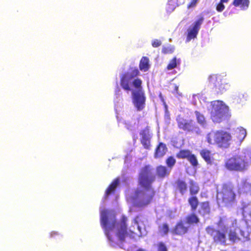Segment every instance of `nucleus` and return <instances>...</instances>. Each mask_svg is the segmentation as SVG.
I'll list each match as a JSON object with an SVG mask.
<instances>
[{
    "mask_svg": "<svg viewBox=\"0 0 251 251\" xmlns=\"http://www.w3.org/2000/svg\"><path fill=\"white\" fill-rule=\"evenodd\" d=\"M100 225L104 230L110 244L112 246L121 247L126 234L127 218L123 216L120 223L115 221L114 211L100 208Z\"/></svg>",
    "mask_w": 251,
    "mask_h": 251,
    "instance_id": "obj_1",
    "label": "nucleus"
},
{
    "mask_svg": "<svg viewBox=\"0 0 251 251\" xmlns=\"http://www.w3.org/2000/svg\"><path fill=\"white\" fill-rule=\"evenodd\" d=\"M155 179V176L149 166H146L141 171L139 182L141 188L137 189L134 194L127 197L129 203L137 207H143L151 201L154 192L151 184Z\"/></svg>",
    "mask_w": 251,
    "mask_h": 251,
    "instance_id": "obj_2",
    "label": "nucleus"
},
{
    "mask_svg": "<svg viewBox=\"0 0 251 251\" xmlns=\"http://www.w3.org/2000/svg\"><path fill=\"white\" fill-rule=\"evenodd\" d=\"M140 74L137 68L131 67L121 76V86L127 93L132 92L134 107L141 111L145 107L146 97L142 90V81L138 78Z\"/></svg>",
    "mask_w": 251,
    "mask_h": 251,
    "instance_id": "obj_3",
    "label": "nucleus"
},
{
    "mask_svg": "<svg viewBox=\"0 0 251 251\" xmlns=\"http://www.w3.org/2000/svg\"><path fill=\"white\" fill-rule=\"evenodd\" d=\"M206 230L213 236L215 242L224 245L229 244L227 242L235 243L239 240H244L249 236V232L244 231L242 228L234 229L230 223L225 225L222 222L220 223L219 229L214 230L208 227Z\"/></svg>",
    "mask_w": 251,
    "mask_h": 251,
    "instance_id": "obj_4",
    "label": "nucleus"
},
{
    "mask_svg": "<svg viewBox=\"0 0 251 251\" xmlns=\"http://www.w3.org/2000/svg\"><path fill=\"white\" fill-rule=\"evenodd\" d=\"M251 164V151L244 149L237 155L226 162V167L230 171H242L247 170Z\"/></svg>",
    "mask_w": 251,
    "mask_h": 251,
    "instance_id": "obj_5",
    "label": "nucleus"
},
{
    "mask_svg": "<svg viewBox=\"0 0 251 251\" xmlns=\"http://www.w3.org/2000/svg\"><path fill=\"white\" fill-rule=\"evenodd\" d=\"M211 118L214 123H220L226 117L228 107L221 100H215L211 102Z\"/></svg>",
    "mask_w": 251,
    "mask_h": 251,
    "instance_id": "obj_6",
    "label": "nucleus"
},
{
    "mask_svg": "<svg viewBox=\"0 0 251 251\" xmlns=\"http://www.w3.org/2000/svg\"><path fill=\"white\" fill-rule=\"evenodd\" d=\"M235 196V193L232 188L229 186L224 185L222 191L217 192V203L222 206H231L234 202Z\"/></svg>",
    "mask_w": 251,
    "mask_h": 251,
    "instance_id": "obj_7",
    "label": "nucleus"
},
{
    "mask_svg": "<svg viewBox=\"0 0 251 251\" xmlns=\"http://www.w3.org/2000/svg\"><path fill=\"white\" fill-rule=\"evenodd\" d=\"M146 219L142 216H137L131 223L129 226V230L131 232L139 236H142L146 234L145 229V223Z\"/></svg>",
    "mask_w": 251,
    "mask_h": 251,
    "instance_id": "obj_8",
    "label": "nucleus"
},
{
    "mask_svg": "<svg viewBox=\"0 0 251 251\" xmlns=\"http://www.w3.org/2000/svg\"><path fill=\"white\" fill-rule=\"evenodd\" d=\"M208 79L210 87L217 94H222L229 88L228 84L222 82L219 75H210Z\"/></svg>",
    "mask_w": 251,
    "mask_h": 251,
    "instance_id": "obj_9",
    "label": "nucleus"
},
{
    "mask_svg": "<svg viewBox=\"0 0 251 251\" xmlns=\"http://www.w3.org/2000/svg\"><path fill=\"white\" fill-rule=\"evenodd\" d=\"M203 21V17L200 15L198 19L189 27L187 29V36L186 40V42H189L192 39L197 37Z\"/></svg>",
    "mask_w": 251,
    "mask_h": 251,
    "instance_id": "obj_10",
    "label": "nucleus"
},
{
    "mask_svg": "<svg viewBox=\"0 0 251 251\" xmlns=\"http://www.w3.org/2000/svg\"><path fill=\"white\" fill-rule=\"evenodd\" d=\"M231 140V136L227 132L219 130L218 146L221 148H227Z\"/></svg>",
    "mask_w": 251,
    "mask_h": 251,
    "instance_id": "obj_11",
    "label": "nucleus"
},
{
    "mask_svg": "<svg viewBox=\"0 0 251 251\" xmlns=\"http://www.w3.org/2000/svg\"><path fill=\"white\" fill-rule=\"evenodd\" d=\"M178 127L187 131H192L194 129L193 122L192 121L184 119L180 116L176 119Z\"/></svg>",
    "mask_w": 251,
    "mask_h": 251,
    "instance_id": "obj_12",
    "label": "nucleus"
},
{
    "mask_svg": "<svg viewBox=\"0 0 251 251\" xmlns=\"http://www.w3.org/2000/svg\"><path fill=\"white\" fill-rule=\"evenodd\" d=\"M251 191V178L242 179L239 185V192L241 193H248Z\"/></svg>",
    "mask_w": 251,
    "mask_h": 251,
    "instance_id": "obj_13",
    "label": "nucleus"
},
{
    "mask_svg": "<svg viewBox=\"0 0 251 251\" xmlns=\"http://www.w3.org/2000/svg\"><path fill=\"white\" fill-rule=\"evenodd\" d=\"M141 135V143L145 148L148 149L150 146V139L151 135L149 130L145 129L140 133Z\"/></svg>",
    "mask_w": 251,
    "mask_h": 251,
    "instance_id": "obj_14",
    "label": "nucleus"
},
{
    "mask_svg": "<svg viewBox=\"0 0 251 251\" xmlns=\"http://www.w3.org/2000/svg\"><path fill=\"white\" fill-rule=\"evenodd\" d=\"M230 225L231 226V227H233V226L234 229H239V228H242L244 231L248 232L249 233V228H247V223L246 221L244 220H242L239 222V226H237V223L236 220H234L233 221H231ZM248 236H249V235ZM248 238L249 237H248L245 240L241 241H245L247 240L248 239Z\"/></svg>",
    "mask_w": 251,
    "mask_h": 251,
    "instance_id": "obj_15",
    "label": "nucleus"
},
{
    "mask_svg": "<svg viewBox=\"0 0 251 251\" xmlns=\"http://www.w3.org/2000/svg\"><path fill=\"white\" fill-rule=\"evenodd\" d=\"M219 131H211L206 136V139L208 144L217 145L218 143Z\"/></svg>",
    "mask_w": 251,
    "mask_h": 251,
    "instance_id": "obj_16",
    "label": "nucleus"
},
{
    "mask_svg": "<svg viewBox=\"0 0 251 251\" xmlns=\"http://www.w3.org/2000/svg\"><path fill=\"white\" fill-rule=\"evenodd\" d=\"M234 135L237 138V142L241 143L247 135L246 130L242 127H237L234 130Z\"/></svg>",
    "mask_w": 251,
    "mask_h": 251,
    "instance_id": "obj_17",
    "label": "nucleus"
},
{
    "mask_svg": "<svg viewBox=\"0 0 251 251\" xmlns=\"http://www.w3.org/2000/svg\"><path fill=\"white\" fill-rule=\"evenodd\" d=\"M189 226L187 223H179L176 227L175 232L176 234L182 235L185 233L188 229Z\"/></svg>",
    "mask_w": 251,
    "mask_h": 251,
    "instance_id": "obj_18",
    "label": "nucleus"
},
{
    "mask_svg": "<svg viewBox=\"0 0 251 251\" xmlns=\"http://www.w3.org/2000/svg\"><path fill=\"white\" fill-rule=\"evenodd\" d=\"M171 172V168H168L163 166H159L156 168L157 175L158 177L161 178L168 176Z\"/></svg>",
    "mask_w": 251,
    "mask_h": 251,
    "instance_id": "obj_19",
    "label": "nucleus"
},
{
    "mask_svg": "<svg viewBox=\"0 0 251 251\" xmlns=\"http://www.w3.org/2000/svg\"><path fill=\"white\" fill-rule=\"evenodd\" d=\"M246 100V97L243 93H236L232 96V102L234 104L243 103Z\"/></svg>",
    "mask_w": 251,
    "mask_h": 251,
    "instance_id": "obj_20",
    "label": "nucleus"
},
{
    "mask_svg": "<svg viewBox=\"0 0 251 251\" xmlns=\"http://www.w3.org/2000/svg\"><path fill=\"white\" fill-rule=\"evenodd\" d=\"M167 148L166 145L160 143L157 147L155 153V157H161L163 156L166 152Z\"/></svg>",
    "mask_w": 251,
    "mask_h": 251,
    "instance_id": "obj_21",
    "label": "nucleus"
},
{
    "mask_svg": "<svg viewBox=\"0 0 251 251\" xmlns=\"http://www.w3.org/2000/svg\"><path fill=\"white\" fill-rule=\"evenodd\" d=\"M119 178L116 179L112 182L105 191L104 197V199H106L110 194L115 191V189L119 185Z\"/></svg>",
    "mask_w": 251,
    "mask_h": 251,
    "instance_id": "obj_22",
    "label": "nucleus"
},
{
    "mask_svg": "<svg viewBox=\"0 0 251 251\" xmlns=\"http://www.w3.org/2000/svg\"><path fill=\"white\" fill-rule=\"evenodd\" d=\"M149 59L147 57H143L140 62L139 68L141 71L144 72L148 71L150 68Z\"/></svg>",
    "mask_w": 251,
    "mask_h": 251,
    "instance_id": "obj_23",
    "label": "nucleus"
},
{
    "mask_svg": "<svg viewBox=\"0 0 251 251\" xmlns=\"http://www.w3.org/2000/svg\"><path fill=\"white\" fill-rule=\"evenodd\" d=\"M249 0H234L233 4L235 6L239 7L242 10L247 9L249 5Z\"/></svg>",
    "mask_w": 251,
    "mask_h": 251,
    "instance_id": "obj_24",
    "label": "nucleus"
},
{
    "mask_svg": "<svg viewBox=\"0 0 251 251\" xmlns=\"http://www.w3.org/2000/svg\"><path fill=\"white\" fill-rule=\"evenodd\" d=\"M195 115L198 123L203 127H205L207 124L204 116L197 111H195Z\"/></svg>",
    "mask_w": 251,
    "mask_h": 251,
    "instance_id": "obj_25",
    "label": "nucleus"
},
{
    "mask_svg": "<svg viewBox=\"0 0 251 251\" xmlns=\"http://www.w3.org/2000/svg\"><path fill=\"white\" fill-rule=\"evenodd\" d=\"M242 213L244 216L249 215L251 217V203H242Z\"/></svg>",
    "mask_w": 251,
    "mask_h": 251,
    "instance_id": "obj_26",
    "label": "nucleus"
},
{
    "mask_svg": "<svg viewBox=\"0 0 251 251\" xmlns=\"http://www.w3.org/2000/svg\"><path fill=\"white\" fill-rule=\"evenodd\" d=\"M201 155L204 159V160L207 163H210L211 162V152L207 150H202L200 152Z\"/></svg>",
    "mask_w": 251,
    "mask_h": 251,
    "instance_id": "obj_27",
    "label": "nucleus"
},
{
    "mask_svg": "<svg viewBox=\"0 0 251 251\" xmlns=\"http://www.w3.org/2000/svg\"><path fill=\"white\" fill-rule=\"evenodd\" d=\"M116 98L115 99L114 103H115V109L116 111H118L120 110L121 108L123 106L122 103V100L121 97L120 96V94L117 93V92H116Z\"/></svg>",
    "mask_w": 251,
    "mask_h": 251,
    "instance_id": "obj_28",
    "label": "nucleus"
},
{
    "mask_svg": "<svg viewBox=\"0 0 251 251\" xmlns=\"http://www.w3.org/2000/svg\"><path fill=\"white\" fill-rule=\"evenodd\" d=\"M185 0H168V5L172 10L178 5L183 3Z\"/></svg>",
    "mask_w": 251,
    "mask_h": 251,
    "instance_id": "obj_29",
    "label": "nucleus"
},
{
    "mask_svg": "<svg viewBox=\"0 0 251 251\" xmlns=\"http://www.w3.org/2000/svg\"><path fill=\"white\" fill-rule=\"evenodd\" d=\"M200 214L205 215L208 214L210 212V208L208 202H203L201 205V208L200 210Z\"/></svg>",
    "mask_w": 251,
    "mask_h": 251,
    "instance_id": "obj_30",
    "label": "nucleus"
},
{
    "mask_svg": "<svg viewBox=\"0 0 251 251\" xmlns=\"http://www.w3.org/2000/svg\"><path fill=\"white\" fill-rule=\"evenodd\" d=\"M179 64L180 60L179 59H177L176 57H175L170 61V63L167 66V70H172L176 67L177 65Z\"/></svg>",
    "mask_w": 251,
    "mask_h": 251,
    "instance_id": "obj_31",
    "label": "nucleus"
},
{
    "mask_svg": "<svg viewBox=\"0 0 251 251\" xmlns=\"http://www.w3.org/2000/svg\"><path fill=\"white\" fill-rule=\"evenodd\" d=\"M177 188L180 192L183 194L187 190L186 184L182 180H179L177 182Z\"/></svg>",
    "mask_w": 251,
    "mask_h": 251,
    "instance_id": "obj_32",
    "label": "nucleus"
},
{
    "mask_svg": "<svg viewBox=\"0 0 251 251\" xmlns=\"http://www.w3.org/2000/svg\"><path fill=\"white\" fill-rule=\"evenodd\" d=\"M174 46L169 45L166 46H163L162 51L164 53H172L174 51Z\"/></svg>",
    "mask_w": 251,
    "mask_h": 251,
    "instance_id": "obj_33",
    "label": "nucleus"
},
{
    "mask_svg": "<svg viewBox=\"0 0 251 251\" xmlns=\"http://www.w3.org/2000/svg\"><path fill=\"white\" fill-rule=\"evenodd\" d=\"M191 154V153L189 151L182 150L179 151L177 156L178 158H187L188 159Z\"/></svg>",
    "mask_w": 251,
    "mask_h": 251,
    "instance_id": "obj_34",
    "label": "nucleus"
},
{
    "mask_svg": "<svg viewBox=\"0 0 251 251\" xmlns=\"http://www.w3.org/2000/svg\"><path fill=\"white\" fill-rule=\"evenodd\" d=\"M199 222L198 217L194 214H192L187 218V222L188 225L190 224L197 223Z\"/></svg>",
    "mask_w": 251,
    "mask_h": 251,
    "instance_id": "obj_35",
    "label": "nucleus"
},
{
    "mask_svg": "<svg viewBox=\"0 0 251 251\" xmlns=\"http://www.w3.org/2000/svg\"><path fill=\"white\" fill-rule=\"evenodd\" d=\"M190 189V192L192 194H196L198 192L199 188L198 185L196 183H194L191 181Z\"/></svg>",
    "mask_w": 251,
    "mask_h": 251,
    "instance_id": "obj_36",
    "label": "nucleus"
},
{
    "mask_svg": "<svg viewBox=\"0 0 251 251\" xmlns=\"http://www.w3.org/2000/svg\"><path fill=\"white\" fill-rule=\"evenodd\" d=\"M189 202L191 205L192 209H195L197 208L198 201L196 197H193L189 199Z\"/></svg>",
    "mask_w": 251,
    "mask_h": 251,
    "instance_id": "obj_37",
    "label": "nucleus"
},
{
    "mask_svg": "<svg viewBox=\"0 0 251 251\" xmlns=\"http://www.w3.org/2000/svg\"><path fill=\"white\" fill-rule=\"evenodd\" d=\"M176 162V160L173 157H169L166 160L168 168H171L172 169L173 166L175 164Z\"/></svg>",
    "mask_w": 251,
    "mask_h": 251,
    "instance_id": "obj_38",
    "label": "nucleus"
},
{
    "mask_svg": "<svg viewBox=\"0 0 251 251\" xmlns=\"http://www.w3.org/2000/svg\"><path fill=\"white\" fill-rule=\"evenodd\" d=\"M188 160L193 166H196L198 165L197 159L194 155L191 154Z\"/></svg>",
    "mask_w": 251,
    "mask_h": 251,
    "instance_id": "obj_39",
    "label": "nucleus"
},
{
    "mask_svg": "<svg viewBox=\"0 0 251 251\" xmlns=\"http://www.w3.org/2000/svg\"><path fill=\"white\" fill-rule=\"evenodd\" d=\"M169 231V227L167 224H163L162 227H160V232L164 235Z\"/></svg>",
    "mask_w": 251,
    "mask_h": 251,
    "instance_id": "obj_40",
    "label": "nucleus"
},
{
    "mask_svg": "<svg viewBox=\"0 0 251 251\" xmlns=\"http://www.w3.org/2000/svg\"><path fill=\"white\" fill-rule=\"evenodd\" d=\"M224 2H222L220 0V2L217 4L216 7V10L218 12H222L225 9V5H224Z\"/></svg>",
    "mask_w": 251,
    "mask_h": 251,
    "instance_id": "obj_41",
    "label": "nucleus"
},
{
    "mask_svg": "<svg viewBox=\"0 0 251 251\" xmlns=\"http://www.w3.org/2000/svg\"><path fill=\"white\" fill-rule=\"evenodd\" d=\"M151 45L153 47L157 48L161 45V42L158 39H154L151 42Z\"/></svg>",
    "mask_w": 251,
    "mask_h": 251,
    "instance_id": "obj_42",
    "label": "nucleus"
},
{
    "mask_svg": "<svg viewBox=\"0 0 251 251\" xmlns=\"http://www.w3.org/2000/svg\"><path fill=\"white\" fill-rule=\"evenodd\" d=\"M158 251H167L165 245L162 243H160L158 245Z\"/></svg>",
    "mask_w": 251,
    "mask_h": 251,
    "instance_id": "obj_43",
    "label": "nucleus"
},
{
    "mask_svg": "<svg viewBox=\"0 0 251 251\" xmlns=\"http://www.w3.org/2000/svg\"><path fill=\"white\" fill-rule=\"evenodd\" d=\"M126 128L129 130H132L133 128L135 126V122L134 123L129 124L128 122L125 123Z\"/></svg>",
    "mask_w": 251,
    "mask_h": 251,
    "instance_id": "obj_44",
    "label": "nucleus"
},
{
    "mask_svg": "<svg viewBox=\"0 0 251 251\" xmlns=\"http://www.w3.org/2000/svg\"><path fill=\"white\" fill-rule=\"evenodd\" d=\"M198 3V0H192L190 3L188 5V8H193L196 6Z\"/></svg>",
    "mask_w": 251,
    "mask_h": 251,
    "instance_id": "obj_45",
    "label": "nucleus"
},
{
    "mask_svg": "<svg viewBox=\"0 0 251 251\" xmlns=\"http://www.w3.org/2000/svg\"><path fill=\"white\" fill-rule=\"evenodd\" d=\"M60 234L56 231H52L50 233V237L55 238L56 236H59Z\"/></svg>",
    "mask_w": 251,
    "mask_h": 251,
    "instance_id": "obj_46",
    "label": "nucleus"
},
{
    "mask_svg": "<svg viewBox=\"0 0 251 251\" xmlns=\"http://www.w3.org/2000/svg\"><path fill=\"white\" fill-rule=\"evenodd\" d=\"M178 87L176 85H175V89H174V92H176V93L177 94H178L179 96H180V94H179V93L178 92Z\"/></svg>",
    "mask_w": 251,
    "mask_h": 251,
    "instance_id": "obj_47",
    "label": "nucleus"
},
{
    "mask_svg": "<svg viewBox=\"0 0 251 251\" xmlns=\"http://www.w3.org/2000/svg\"><path fill=\"white\" fill-rule=\"evenodd\" d=\"M222 2H224L225 3H227L229 0H221Z\"/></svg>",
    "mask_w": 251,
    "mask_h": 251,
    "instance_id": "obj_48",
    "label": "nucleus"
},
{
    "mask_svg": "<svg viewBox=\"0 0 251 251\" xmlns=\"http://www.w3.org/2000/svg\"><path fill=\"white\" fill-rule=\"evenodd\" d=\"M167 105H166V104H165V109H166V112H167Z\"/></svg>",
    "mask_w": 251,
    "mask_h": 251,
    "instance_id": "obj_49",
    "label": "nucleus"
}]
</instances>
